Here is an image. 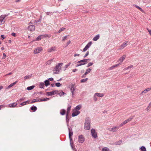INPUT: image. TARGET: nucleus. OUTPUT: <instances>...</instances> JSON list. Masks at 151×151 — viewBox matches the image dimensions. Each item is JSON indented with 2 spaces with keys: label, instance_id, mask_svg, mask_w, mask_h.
Wrapping results in <instances>:
<instances>
[{
  "label": "nucleus",
  "instance_id": "nucleus-1",
  "mask_svg": "<svg viewBox=\"0 0 151 151\" xmlns=\"http://www.w3.org/2000/svg\"><path fill=\"white\" fill-rule=\"evenodd\" d=\"M90 121L88 118H86L84 128L86 129L89 130L90 129Z\"/></svg>",
  "mask_w": 151,
  "mask_h": 151
},
{
  "label": "nucleus",
  "instance_id": "nucleus-2",
  "mask_svg": "<svg viewBox=\"0 0 151 151\" xmlns=\"http://www.w3.org/2000/svg\"><path fill=\"white\" fill-rule=\"evenodd\" d=\"M62 64L63 63H60L58 64L56 66L53 70L54 71H56V72H54V74L57 73H58V71L59 72L60 71L61 68V66Z\"/></svg>",
  "mask_w": 151,
  "mask_h": 151
},
{
  "label": "nucleus",
  "instance_id": "nucleus-3",
  "mask_svg": "<svg viewBox=\"0 0 151 151\" xmlns=\"http://www.w3.org/2000/svg\"><path fill=\"white\" fill-rule=\"evenodd\" d=\"M90 61V59H83L81 60H80L77 62V63H80L78 64L76 66L77 67L81 65H84L86 64L87 62L89 61Z\"/></svg>",
  "mask_w": 151,
  "mask_h": 151
},
{
  "label": "nucleus",
  "instance_id": "nucleus-4",
  "mask_svg": "<svg viewBox=\"0 0 151 151\" xmlns=\"http://www.w3.org/2000/svg\"><path fill=\"white\" fill-rule=\"evenodd\" d=\"M92 136L94 138H96L97 137V133L96 132L95 130L92 129L91 130Z\"/></svg>",
  "mask_w": 151,
  "mask_h": 151
},
{
  "label": "nucleus",
  "instance_id": "nucleus-5",
  "mask_svg": "<svg viewBox=\"0 0 151 151\" xmlns=\"http://www.w3.org/2000/svg\"><path fill=\"white\" fill-rule=\"evenodd\" d=\"M6 16L2 15L0 17V24H3L4 23L5 21L4 19Z\"/></svg>",
  "mask_w": 151,
  "mask_h": 151
},
{
  "label": "nucleus",
  "instance_id": "nucleus-6",
  "mask_svg": "<svg viewBox=\"0 0 151 151\" xmlns=\"http://www.w3.org/2000/svg\"><path fill=\"white\" fill-rule=\"evenodd\" d=\"M84 141V138L82 135H80L78 137V141L79 142L82 143Z\"/></svg>",
  "mask_w": 151,
  "mask_h": 151
},
{
  "label": "nucleus",
  "instance_id": "nucleus-7",
  "mask_svg": "<svg viewBox=\"0 0 151 151\" xmlns=\"http://www.w3.org/2000/svg\"><path fill=\"white\" fill-rule=\"evenodd\" d=\"M42 50V47H39L37 48L34 51V53L35 54L38 53L40 52Z\"/></svg>",
  "mask_w": 151,
  "mask_h": 151
},
{
  "label": "nucleus",
  "instance_id": "nucleus-8",
  "mask_svg": "<svg viewBox=\"0 0 151 151\" xmlns=\"http://www.w3.org/2000/svg\"><path fill=\"white\" fill-rule=\"evenodd\" d=\"M92 44L91 42H89L86 46L83 49V51L85 52L91 46V45Z\"/></svg>",
  "mask_w": 151,
  "mask_h": 151
},
{
  "label": "nucleus",
  "instance_id": "nucleus-9",
  "mask_svg": "<svg viewBox=\"0 0 151 151\" xmlns=\"http://www.w3.org/2000/svg\"><path fill=\"white\" fill-rule=\"evenodd\" d=\"M35 26L34 25L29 26L28 27V29L30 31H32L35 30Z\"/></svg>",
  "mask_w": 151,
  "mask_h": 151
},
{
  "label": "nucleus",
  "instance_id": "nucleus-10",
  "mask_svg": "<svg viewBox=\"0 0 151 151\" xmlns=\"http://www.w3.org/2000/svg\"><path fill=\"white\" fill-rule=\"evenodd\" d=\"M55 91H52L47 92L46 93V94L48 96H52L54 95L55 93Z\"/></svg>",
  "mask_w": 151,
  "mask_h": 151
},
{
  "label": "nucleus",
  "instance_id": "nucleus-11",
  "mask_svg": "<svg viewBox=\"0 0 151 151\" xmlns=\"http://www.w3.org/2000/svg\"><path fill=\"white\" fill-rule=\"evenodd\" d=\"M80 113V112L79 111H77L73 112L72 114V116H77Z\"/></svg>",
  "mask_w": 151,
  "mask_h": 151
},
{
  "label": "nucleus",
  "instance_id": "nucleus-12",
  "mask_svg": "<svg viewBox=\"0 0 151 151\" xmlns=\"http://www.w3.org/2000/svg\"><path fill=\"white\" fill-rule=\"evenodd\" d=\"M126 55H123V56L121 58H120L119 60L121 62H122L125 59L126 57Z\"/></svg>",
  "mask_w": 151,
  "mask_h": 151
},
{
  "label": "nucleus",
  "instance_id": "nucleus-13",
  "mask_svg": "<svg viewBox=\"0 0 151 151\" xmlns=\"http://www.w3.org/2000/svg\"><path fill=\"white\" fill-rule=\"evenodd\" d=\"M17 103H16L11 104L9 105V107H14L17 105Z\"/></svg>",
  "mask_w": 151,
  "mask_h": 151
},
{
  "label": "nucleus",
  "instance_id": "nucleus-14",
  "mask_svg": "<svg viewBox=\"0 0 151 151\" xmlns=\"http://www.w3.org/2000/svg\"><path fill=\"white\" fill-rule=\"evenodd\" d=\"M55 47H52L48 49V52H50L52 51H54L55 50Z\"/></svg>",
  "mask_w": 151,
  "mask_h": 151
},
{
  "label": "nucleus",
  "instance_id": "nucleus-15",
  "mask_svg": "<svg viewBox=\"0 0 151 151\" xmlns=\"http://www.w3.org/2000/svg\"><path fill=\"white\" fill-rule=\"evenodd\" d=\"M99 37V35H97L93 39V40L94 41H96L98 40Z\"/></svg>",
  "mask_w": 151,
  "mask_h": 151
},
{
  "label": "nucleus",
  "instance_id": "nucleus-16",
  "mask_svg": "<svg viewBox=\"0 0 151 151\" xmlns=\"http://www.w3.org/2000/svg\"><path fill=\"white\" fill-rule=\"evenodd\" d=\"M95 95H96L97 96L99 97H102L104 96V94L103 93H95Z\"/></svg>",
  "mask_w": 151,
  "mask_h": 151
},
{
  "label": "nucleus",
  "instance_id": "nucleus-17",
  "mask_svg": "<svg viewBox=\"0 0 151 151\" xmlns=\"http://www.w3.org/2000/svg\"><path fill=\"white\" fill-rule=\"evenodd\" d=\"M116 127H115L113 128H109L108 129L109 131H113V132H115L116 131Z\"/></svg>",
  "mask_w": 151,
  "mask_h": 151
},
{
  "label": "nucleus",
  "instance_id": "nucleus-18",
  "mask_svg": "<svg viewBox=\"0 0 151 151\" xmlns=\"http://www.w3.org/2000/svg\"><path fill=\"white\" fill-rule=\"evenodd\" d=\"M70 108H71V107L69 106L67 110V115H66L67 117L68 116V115L70 113Z\"/></svg>",
  "mask_w": 151,
  "mask_h": 151
},
{
  "label": "nucleus",
  "instance_id": "nucleus-19",
  "mask_svg": "<svg viewBox=\"0 0 151 151\" xmlns=\"http://www.w3.org/2000/svg\"><path fill=\"white\" fill-rule=\"evenodd\" d=\"M37 109V108L35 106H33L31 108V109L33 111H35Z\"/></svg>",
  "mask_w": 151,
  "mask_h": 151
},
{
  "label": "nucleus",
  "instance_id": "nucleus-20",
  "mask_svg": "<svg viewBox=\"0 0 151 151\" xmlns=\"http://www.w3.org/2000/svg\"><path fill=\"white\" fill-rule=\"evenodd\" d=\"M49 82V81L48 80H46L45 81V83L46 86H47L50 84Z\"/></svg>",
  "mask_w": 151,
  "mask_h": 151
},
{
  "label": "nucleus",
  "instance_id": "nucleus-21",
  "mask_svg": "<svg viewBox=\"0 0 151 151\" xmlns=\"http://www.w3.org/2000/svg\"><path fill=\"white\" fill-rule=\"evenodd\" d=\"M75 89V88L74 87L73 85H72L70 90L71 91V92L73 94V92L74 91Z\"/></svg>",
  "mask_w": 151,
  "mask_h": 151
},
{
  "label": "nucleus",
  "instance_id": "nucleus-22",
  "mask_svg": "<svg viewBox=\"0 0 151 151\" xmlns=\"http://www.w3.org/2000/svg\"><path fill=\"white\" fill-rule=\"evenodd\" d=\"M65 111L64 109H62L61 110L60 113L61 115H63L65 114Z\"/></svg>",
  "mask_w": 151,
  "mask_h": 151
},
{
  "label": "nucleus",
  "instance_id": "nucleus-23",
  "mask_svg": "<svg viewBox=\"0 0 151 151\" xmlns=\"http://www.w3.org/2000/svg\"><path fill=\"white\" fill-rule=\"evenodd\" d=\"M34 86H33L28 87L27 88V89L28 90H30L32 89L34 87Z\"/></svg>",
  "mask_w": 151,
  "mask_h": 151
},
{
  "label": "nucleus",
  "instance_id": "nucleus-24",
  "mask_svg": "<svg viewBox=\"0 0 151 151\" xmlns=\"http://www.w3.org/2000/svg\"><path fill=\"white\" fill-rule=\"evenodd\" d=\"M42 35H40L38 37H37L36 38V40L38 41V40H40L42 38Z\"/></svg>",
  "mask_w": 151,
  "mask_h": 151
},
{
  "label": "nucleus",
  "instance_id": "nucleus-25",
  "mask_svg": "<svg viewBox=\"0 0 151 151\" xmlns=\"http://www.w3.org/2000/svg\"><path fill=\"white\" fill-rule=\"evenodd\" d=\"M40 100H39L38 99H34L32 101L31 103V104L35 103L36 102H40Z\"/></svg>",
  "mask_w": 151,
  "mask_h": 151
},
{
  "label": "nucleus",
  "instance_id": "nucleus-26",
  "mask_svg": "<svg viewBox=\"0 0 151 151\" xmlns=\"http://www.w3.org/2000/svg\"><path fill=\"white\" fill-rule=\"evenodd\" d=\"M132 119V118H129L125 121L124 122L125 123V124L127 123L128 122H129Z\"/></svg>",
  "mask_w": 151,
  "mask_h": 151
},
{
  "label": "nucleus",
  "instance_id": "nucleus-27",
  "mask_svg": "<svg viewBox=\"0 0 151 151\" xmlns=\"http://www.w3.org/2000/svg\"><path fill=\"white\" fill-rule=\"evenodd\" d=\"M140 149L141 151H146V148L144 146H142L140 147Z\"/></svg>",
  "mask_w": 151,
  "mask_h": 151
},
{
  "label": "nucleus",
  "instance_id": "nucleus-28",
  "mask_svg": "<svg viewBox=\"0 0 151 151\" xmlns=\"http://www.w3.org/2000/svg\"><path fill=\"white\" fill-rule=\"evenodd\" d=\"M81 105H79L76 106V110H79L81 109Z\"/></svg>",
  "mask_w": 151,
  "mask_h": 151
},
{
  "label": "nucleus",
  "instance_id": "nucleus-29",
  "mask_svg": "<svg viewBox=\"0 0 151 151\" xmlns=\"http://www.w3.org/2000/svg\"><path fill=\"white\" fill-rule=\"evenodd\" d=\"M151 90V88H148L147 89H145V90L143 91L142 93H145L147 91H150V90Z\"/></svg>",
  "mask_w": 151,
  "mask_h": 151
},
{
  "label": "nucleus",
  "instance_id": "nucleus-30",
  "mask_svg": "<svg viewBox=\"0 0 151 151\" xmlns=\"http://www.w3.org/2000/svg\"><path fill=\"white\" fill-rule=\"evenodd\" d=\"M73 134V133L71 132H69V137L70 139V140L71 141V140H72V138H71V136Z\"/></svg>",
  "mask_w": 151,
  "mask_h": 151
},
{
  "label": "nucleus",
  "instance_id": "nucleus-31",
  "mask_svg": "<svg viewBox=\"0 0 151 151\" xmlns=\"http://www.w3.org/2000/svg\"><path fill=\"white\" fill-rule=\"evenodd\" d=\"M65 29V28H64V27H62L61 28H60L59 31H58V33H60V32H61L62 31H64V30Z\"/></svg>",
  "mask_w": 151,
  "mask_h": 151
},
{
  "label": "nucleus",
  "instance_id": "nucleus-32",
  "mask_svg": "<svg viewBox=\"0 0 151 151\" xmlns=\"http://www.w3.org/2000/svg\"><path fill=\"white\" fill-rule=\"evenodd\" d=\"M44 86V83H40V88H43Z\"/></svg>",
  "mask_w": 151,
  "mask_h": 151
},
{
  "label": "nucleus",
  "instance_id": "nucleus-33",
  "mask_svg": "<svg viewBox=\"0 0 151 151\" xmlns=\"http://www.w3.org/2000/svg\"><path fill=\"white\" fill-rule=\"evenodd\" d=\"M42 35V38H43L44 37H50L51 36L50 35H47V34L44 35Z\"/></svg>",
  "mask_w": 151,
  "mask_h": 151
},
{
  "label": "nucleus",
  "instance_id": "nucleus-34",
  "mask_svg": "<svg viewBox=\"0 0 151 151\" xmlns=\"http://www.w3.org/2000/svg\"><path fill=\"white\" fill-rule=\"evenodd\" d=\"M102 151H110L109 149L106 147L103 148L102 149Z\"/></svg>",
  "mask_w": 151,
  "mask_h": 151
},
{
  "label": "nucleus",
  "instance_id": "nucleus-35",
  "mask_svg": "<svg viewBox=\"0 0 151 151\" xmlns=\"http://www.w3.org/2000/svg\"><path fill=\"white\" fill-rule=\"evenodd\" d=\"M49 98H45L43 99H40V101H46L47 100H49Z\"/></svg>",
  "mask_w": 151,
  "mask_h": 151
},
{
  "label": "nucleus",
  "instance_id": "nucleus-36",
  "mask_svg": "<svg viewBox=\"0 0 151 151\" xmlns=\"http://www.w3.org/2000/svg\"><path fill=\"white\" fill-rule=\"evenodd\" d=\"M127 45V42H125L123 43V44L122 45L121 47L122 48H124L125 47L126 45Z\"/></svg>",
  "mask_w": 151,
  "mask_h": 151
},
{
  "label": "nucleus",
  "instance_id": "nucleus-37",
  "mask_svg": "<svg viewBox=\"0 0 151 151\" xmlns=\"http://www.w3.org/2000/svg\"><path fill=\"white\" fill-rule=\"evenodd\" d=\"M55 85L57 87H60L61 86V84L60 83H55Z\"/></svg>",
  "mask_w": 151,
  "mask_h": 151
},
{
  "label": "nucleus",
  "instance_id": "nucleus-38",
  "mask_svg": "<svg viewBox=\"0 0 151 151\" xmlns=\"http://www.w3.org/2000/svg\"><path fill=\"white\" fill-rule=\"evenodd\" d=\"M88 78H86L84 79H83L81 80V83L85 82L86 81L88 80Z\"/></svg>",
  "mask_w": 151,
  "mask_h": 151
},
{
  "label": "nucleus",
  "instance_id": "nucleus-39",
  "mask_svg": "<svg viewBox=\"0 0 151 151\" xmlns=\"http://www.w3.org/2000/svg\"><path fill=\"white\" fill-rule=\"evenodd\" d=\"M27 102H28V104H29V101H25V102H24L22 103L21 104V105H22V106L25 105H26V103Z\"/></svg>",
  "mask_w": 151,
  "mask_h": 151
},
{
  "label": "nucleus",
  "instance_id": "nucleus-40",
  "mask_svg": "<svg viewBox=\"0 0 151 151\" xmlns=\"http://www.w3.org/2000/svg\"><path fill=\"white\" fill-rule=\"evenodd\" d=\"M67 37V36H64L63 38V39H62V41H64L66 39V38Z\"/></svg>",
  "mask_w": 151,
  "mask_h": 151
},
{
  "label": "nucleus",
  "instance_id": "nucleus-41",
  "mask_svg": "<svg viewBox=\"0 0 151 151\" xmlns=\"http://www.w3.org/2000/svg\"><path fill=\"white\" fill-rule=\"evenodd\" d=\"M93 64V63H90L88 64L87 67H88L92 65Z\"/></svg>",
  "mask_w": 151,
  "mask_h": 151
},
{
  "label": "nucleus",
  "instance_id": "nucleus-42",
  "mask_svg": "<svg viewBox=\"0 0 151 151\" xmlns=\"http://www.w3.org/2000/svg\"><path fill=\"white\" fill-rule=\"evenodd\" d=\"M65 94V93H64L63 91H62V92H61L59 93V95L60 96H61V95H63Z\"/></svg>",
  "mask_w": 151,
  "mask_h": 151
},
{
  "label": "nucleus",
  "instance_id": "nucleus-43",
  "mask_svg": "<svg viewBox=\"0 0 151 151\" xmlns=\"http://www.w3.org/2000/svg\"><path fill=\"white\" fill-rule=\"evenodd\" d=\"M91 70V68H89L88 69H87L86 70V71L87 72H88V73H89L90 71Z\"/></svg>",
  "mask_w": 151,
  "mask_h": 151
},
{
  "label": "nucleus",
  "instance_id": "nucleus-44",
  "mask_svg": "<svg viewBox=\"0 0 151 151\" xmlns=\"http://www.w3.org/2000/svg\"><path fill=\"white\" fill-rule=\"evenodd\" d=\"M136 8H138V9H139L140 11H142V9L140 7H139V6H136Z\"/></svg>",
  "mask_w": 151,
  "mask_h": 151
},
{
  "label": "nucleus",
  "instance_id": "nucleus-45",
  "mask_svg": "<svg viewBox=\"0 0 151 151\" xmlns=\"http://www.w3.org/2000/svg\"><path fill=\"white\" fill-rule=\"evenodd\" d=\"M29 78V76H26L24 77V79L25 80H26V79H28Z\"/></svg>",
  "mask_w": 151,
  "mask_h": 151
},
{
  "label": "nucleus",
  "instance_id": "nucleus-46",
  "mask_svg": "<svg viewBox=\"0 0 151 151\" xmlns=\"http://www.w3.org/2000/svg\"><path fill=\"white\" fill-rule=\"evenodd\" d=\"M88 53H89V52L88 51H87L86 53V54L85 55H84V58H85L87 56H88Z\"/></svg>",
  "mask_w": 151,
  "mask_h": 151
},
{
  "label": "nucleus",
  "instance_id": "nucleus-47",
  "mask_svg": "<svg viewBox=\"0 0 151 151\" xmlns=\"http://www.w3.org/2000/svg\"><path fill=\"white\" fill-rule=\"evenodd\" d=\"M119 64H118L116 65H114V66H112V67L114 68L118 66V65H119Z\"/></svg>",
  "mask_w": 151,
  "mask_h": 151
},
{
  "label": "nucleus",
  "instance_id": "nucleus-48",
  "mask_svg": "<svg viewBox=\"0 0 151 151\" xmlns=\"http://www.w3.org/2000/svg\"><path fill=\"white\" fill-rule=\"evenodd\" d=\"M52 60H52H50L49 61H48L47 62V63H49V64H50L51 63V62Z\"/></svg>",
  "mask_w": 151,
  "mask_h": 151
},
{
  "label": "nucleus",
  "instance_id": "nucleus-49",
  "mask_svg": "<svg viewBox=\"0 0 151 151\" xmlns=\"http://www.w3.org/2000/svg\"><path fill=\"white\" fill-rule=\"evenodd\" d=\"M70 145L72 148L73 149V143H72V142H70Z\"/></svg>",
  "mask_w": 151,
  "mask_h": 151
},
{
  "label": "nucleus",
  "instance_id": "nucleus-50",
  "mask_svg": "<svg viewBox=\"0 0 151 151\" xmlns=\"http://www.w3.org/2000/svg\"><path fill=\"white\" fill-rule=\"evenodd\" d=\"M133 67L132 65H130L129 67H128L127 68H125L126 70L127 69H128L129 68H132Z\"/></svg>",
  "mask_w": 151,
  "mask_h": 151
},
{
  "label": "nucleus",
  "instance_id": "nucleus-51",
  "mask_svg": "<svg viewBox=\"0 0 151 151\" xmlns=\"http://www.w3.org/2000/svg\"><path fill=\"white\" fill-rule=\"evenodd\" d=\"M11 35L14 37H15L16 36V34L15 33H12Z\"/></svg>",
  "mask_w": 151,
  "mask_h": 151
},
{
  "label": "nucleus",
  "instance_id": "nucleus-52",
  "mask_svg": "<svg viewBox=\"0 0 151 151\" xmlns=\"http://www.w3.org/2000/svg\"><path fill=\"white\" fill-rule=\"evenodd\" d=\"M125 123H124V122H123V123H121L120 125V126L121 127V126H122L124 125V124H125Z\"/></svg>",
  "mask_w": 151,
  "mask_h": 151
},
{
  "label": "nucleus",
  "instance_id": "nucleus-53",
  "mask_svg": "<svg viewBox=\"0 0 151 151\" xmlns=\"http://www.w3.org/2000/svg\"><path fill=\"white\" fill-rule=\"evenodd\" d=\"M147 29L148 32H149L150 34V35H151V30L149 29L148 28Z\"/></svg>",
  "mask_w": 151,
  "mask_h": 151
},
{
  "label": "nucleus",
  "instance_id": "nucleus-54",
  "mask_svg": "<svg viewBox=\"0 0 151 151\" xmlns=\"http://www.w3.org/2000/svg\"><path fill=\"white\" fill-rule=\"evenodd\" d=\"M48 80L50 81H52L53 80V78H50Z\"/></svg>",
  "mask_w": 151,
  "mask_h": 151
},
{
  "label": "nucleus",
  "instance_id": "nucleus-55",
  "mask_svg": "<svg viewBox=\"0 0 151 151\" xmlns=\"http://www.w3.org/2000/svg\"><path fill=\"white\" fill-rule=\"evenodd\" d=\"M80 55L79 54H75L74 55V56L76 57V56H79Z\"/></svg>",
  "mask_w": 151,
  "mask_h": 151
},
{
  "label": "nucleus",
  "instance_id": "nucleus-56",
  "mask_svg": "<svg viewBox=\"0 0 151 151\" xmlns=\"http://www.w3.org/2000/svg\"><path fill=\"white\" fill-rule=\"evenodd\" d=\"M13 86L12 85V84H11L8 86V88H10Z\"/></svg>",
  "mask_w": 151,
  "mask_h": 151
},
{
  "label": "nucleus",
  "instance_id": "nucleus-57",
  "mask_svg": "<svg viewBox=\"0 0 151 151\" xmlns=\"http://www.w3.org/2000/svg\"><path fill=\"white\" fill-rule=\"evenodd\" d=\"M1 37L2 38L3 40L5 38V37H4V35H2L1 36Z\"/></svg>",
  "mask_w": 151,
  "mask_h": 151
},
{
  "label": "nucleus",
  "instance_id": "nucleus-58",
  "mask_svg": "<svg viewBox=\"0 0 151 151\" xmlns=\"http://www.w3.org/2000/svg\"><path fill=\"white\" fill-rule=\"evenodd\" d=\"M70 43V40H69L67 43V45H68Z\"/></svg>",
  "mask_w": 151,
  "mask_h": 151
},
{
  "label": "nucleus",
  "instance_id": "nucleus-59",
  "mask_svg": "<svg viewBox=\"0 0 151 151\" xmlns=\"http://www.w3.org/2000/svg\"><path fill=\"white\" fill-rule=\"evenodd\" d=\"M17 83V81H16L14 83H12V85L13 86L14 85V84H15Z\"/></svg>",
  "mask_w": 151,
  "mask_h": 151
},
{
  "label": "nucleus",
  "instance_id": "nucleus-60",
  "mask_svg": "<svg viewBox=\"0 0 151 151\" xmlns=\"http://www.w3.org/2000/svg\"><path fill=\"white\" fill-rule=\"evenodd\" d=\"M3 88V86H0V90Z\"/></svg>",
  "mask_w": 151,
  "mask_h": 151
},
{
  "label": "nucleus",
  "instance_id": "nucleus-61",
  "mask_svg": "<svg viewBox=\"0 0 151 151\" xmlns=\"http://www.w3.org/2000/svg\"><path fill=\"white\" fill-rule=\"evenodd\" d=\"M76 69H73V72H75L76 71Z\"/></svg>",
  "mask_w": 151,
  "mask_h": 151
},
{
  "label": "nucleus",
  "instance_id": "nucleus-62",
  "mask_svg": "<svg viewBox=\"0 0 151 151\" xmlns=\"http://www.w3.org/2000/svg\"><path fill=\"white\" fill-rule=\"evenodd\" d=\"M88 73V72H87L86 71V73L84 74V75H86V74H87Z\"/></svg>",
  "mask_w": 151,
  "mask_h": 151
},
{
  "label": "nucleus",
  "instance_id": "nucleus-63",
  "mask_svg": "<svg viewBox=\"0 0 151 151\" xmlns=\"http://www.w3.org/2000/svg\"><path fill=\"white\" fill-rule=\"evenodd\" d=\"M113 68H114V67H110V68H109V70H111V69H112Z\"/></svg>",
  "mask_w": 151,
  "mask_h": 151
},
{
  "label": "nucleus",
  "instance_id": "nucleus-64",
  "mask_svg": "<svg viewBox=\"0 0 151 151\" xmlns=\"http://www.w3.org/2000/svg\"><path fill=\"white\" fill-rule=\"evenodd\" d=\"M3 56L5 57H6V55L4 53H3Z\"/></svg>",
  "mask_w": 151,
  "mask_h": 151
}]
</instances>
